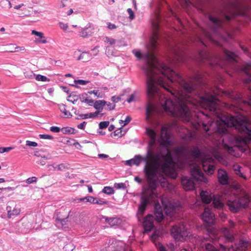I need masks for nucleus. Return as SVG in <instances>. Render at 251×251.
Segmentation results:
<instances>
[{
	"instance_id": "27",
	"label": "nucleus",
	"mask_w": 251,
	"mask_h": 251,
	"mask_svg": "<svg viewBox=\"0 0 251 251\" xmlns=\"http://www.w3.org/2000/svg\"><path fill=\"white\" fill-rule=\"evenodd\" d=\"M80 99L82 102L86 103L89 105H92L94 103V100L86 93L82 94Z\"/></svg>"
},
{
	"instance_id": "10",
	"label": "nucleus",
	"mask_w": 251,
	"mask_h": 251,
	"mask_svg": "<svg viewBox=\"0 0 251 251\" xmlns=\"http://www.w3.org/2000/svg\"><path fill=\"white\" fill-rule=\"evenodd\" d=\"M155 20L152 21L151 25L153 30V40L154 41L153 45L155 46L157 42V40L159 38V33L158 32L159 29L160 17L158 14L154 15Z\"/></svg>"
},
{
	"instance_id": "17",
	"label": "nucleus",
	"mask_w": 251,
	"mask_h": 251,
	"mask_svg": "<svg viewBox=\"0 0 251 251\" xmlns=\"http://www.w3.org/2000/svg\"><path fill=\"white\" fill-rule=\"evenodd\" d=\"M224 194V191L221 195H216L213 196V204L215 208L221 209L224 207V203L222 202L223 200L225 201Z\"/></svg>"
},
{
	"instance_id": "36",
	"label": "nucleus",
	"mask_w": 251,
	"mask_h": 251,
	"mask_svg": "<svg viewBox=\"0 0 251 251\" xmlns=\"http://www.w3.org/2000/svg\"><path fill=\"white\" fill-rule=\"evenodd\" d=\"M8 46L10 47L11 50L10 51L12 52L18 51L19 50H25L24 47L15 46L14 44H10Z\"/></svg>"
},
{
	"instance_id": "23",
	"label": "nucleus",
	"mask_w": 251,
	"mask_h": 251,
	"mask_svg": "<svg viewBox=\"0 0 251 251\" xmlns=\"http://www.w3.org/2000/svg\"><path fill=\"white\" fill-rule=\"evenodd\" d=\"M154 215L155 220L157 222H160L163 219L164 215L162 208L160 206L157 207V205H155Z\"/></svg>"
},
{
	"instance_id": "7",
	"label": "nucleus",
	"mask_w": 251,
	"mask_h": 251,
	"mask_svg": "<svg viewBox=\"0 0 251 251\" xmlns=\"http://www.w3.org/2000/svg\"><path fill=\"white\" fill-rule=\"evenodd\" d=\"M229 8L231 9V11L229 12L231 16L224 14L225 19L227 21H230L236 15H239L247 16L248 13L245 11H248L250 9V6L242 4L238 0H233L230 1L229 4Z\"/></svg>"
},
{
	"instance_id": "57",
	"label": "nucleus",
	"mask_w": 251,
	"mask_h": 251,
	"mask_svg": "<svg viewBox=\"0 0 251 251\" xmlns=\"http://www.w3.org/2000/svg\"><path fill=\"white\" fill-rule=\"evenodd\" d=\"M109 122L108 121L101 122L99 124V127L100 129H103L107 127L109 125Z\"/></svg>"
},
{
	"instance_id": "46",
	"label": "nucleus",
	"mask_w": 251,
	"mask_h": 251,
	"mask_svg": "<svg viewBox=\"0 0 251 251\" xmlns=\"http://www.w3.org/2000/svg\"><path fill=\"white\" fill-rule=\"evenodd\" d=\"M0 4L2 7L5 8H10L11 4L8 0H2L0 1Z\"/></svg>"
},
{
	"instance_id": "30",
	"label": "nucleus",
	"mask_w": 251,
	"mask_h": 251,
	"mask_svg": "<svg viewBox=\"0 0 251 251\" xmlns=\"http://www.w3.org/2000/svg\"><path fill=\"white\" fill-rule=\"evenodd\" d=\"M88 93L89 94H94L98 98H102L104 97L105 96L104 93L102 90V89L89 91Z\"/></svg>"
},
{
	"instance_id": "16",
	"label": "nucleus",
	"mask_w": 251,
	"mask_h": 251,
	"mask_svg": "<svg viewBox=\"0 0 251 251\" xmlns=\"http://www.w3.org/2000/svg\"><path fill=\"white\" fill-rule=\"evenodd\" d=\"M217 177L219 182L221 184L227 185L229 183V177L225 170L219 169L218 171Z\"/></svg>"
},
{
	"instance_id": "25",
	"label": "nucleus",
	"mask_w": 251,
	"mask_h": 251,
	"mask_svg": "<svg viewBox=\"0 0 251 251\" xmlns=\"http://www.w3.org/2000/svg\"><path fill=\"white\" fill-rule=\"evenodd\" d=\"M189 152L191 156L194 159L200 158L201 156V153L200 149L197 147H194L191 148Z\"/></svg>"
},
{
	"instance_id": "55",
	"label": "nucleus",
	"mask_w": 251,
	"mask_h": 251,
	"mask_svg": "<svg viewBox=\"0 0 251 251\" xmlns=\"http://www.w3.org/2000/svg\"><path fill=\"white\" fill-rule=\"evenodd\" d=\"M205 250L207 251H218L216 248L210 244L205 245Z\"/></svg>"
},
{
	"instance_id": "35",
	"label": "nucleus",
	"mask_w": 251,
	"mask_h": 251,
	"mask_svg": "<svg viewBox=\"0 0 251 251\" xmlns=\"http://www.w3.org/2000/svg\"><path fill=\"white\" fill-rule=\"evenodd\" d=\"M158 111H146V118L148 120L154 119Z\"/></svg>"
},
{
	"instance_id": "40",
	"label": "nucleus",
	"mask_w": 251,
	"mask_h": 251,
	"mask_svg": "<svg viewBox=\"0 0 251 251\" xmlns=\"http://www.w3.org/2000/svg\"><path fill=\"white\" fill-rule=\"evenodd\" d=\"M165 212L167 215H172L175 212V208L171 207L170 204L165 205Z\"/></svg>"
},
{
	"instance_id": "43",
	"label": "nucleus",
	"mask_w": 251,
	"mask_h": 251,
	"mask_svg": "<svg viewBox=\"0 0 251 251\" xmlns=\"http://www.w3.org/2000/svg\"><path fill=\"white\" fill-rule=\"evenodd\" d=\"M35 78L36 80L37 81H41L43 82H46V81H49L50 79L48 78L47 77H46L45 75H35Z\"/></svg>"
},
{
	"instance_id": "64",
	"label": "nucleus",
	"mask_w": 251,
	"mask_h": 251,
	"mask_svg": "<svg viewBox=\"0 0 251 251\" xmlns=\"http://www.w3.org/2000/svg\"><path fill=\"white\" fill-rule=\"evenodd\" d=\"M250 94L248 96V99L245 100V102L251 106V89L250 90Z\"/></svg>"
},
{
	"instance_id": "12",
	"label": "nucleus",
	"mask_w": 251,
	"mask_h": 251,
	"mask_svg": "<svg viewBox=\"0 0 251 251\" xmlns=\"http://www.w3.org/2000/svg\"><path fill=\"white\" fill-rule=\"evenodd\" d=\"M100 111H95V112L88 113L87 114H81L80 111H75V114L76 116L75 119L77 120H83L89 118H94L98 117L100 115V116L102 115V114H100Z\"/></svg>"
},
{
	"instance_id": "13",
	"label": "nucleus",
	"mask_w": 251,
	"mask_h": 251,
	"mask_svg": "<svg viewBox=\"0 0 251 251\" xmlns=\"http://www.w3.org/2000/svg\"><path fill=\"white\" fill-rule=\"evenodd\" d=\"M149 202V198L145 197L142 198V201L140 204L139 206L138 210L137 213V216L139 221H140L141 219L142 218L144 214V212L146 209V207Z\"/></svg>"
},
{
	"instance_id": "31",
	"label": "nucleus",
	"mask_w": 251,
	"mask_h": 251,
	"mask_svg": "<svg viewBox=\"0 0 251 251\" xmlns=\"http://www.w3.org/2000/svg\"><path fill=\"white\" fill-rule=\"evenodd\" d=\"M106 104V101L104 100H98L94 102L93 105H94V107L96 110H100L102 109L103 106L105 105Z\"/></svg>"
},
{
	"instance_id": "39",
	"label": "nucleus",
	"mask_w": 251,
	"mask_h": 251,
	"mask_svg": "<svg viewBox=\"0 0 251 251\" xmlns=\"http://www.w3.org/2000/svg\"><path fill=\"white\" fill-rule=\"evenodd\" d=\"M105 221L111 226H114L118 224V219L115 218H106Z\"/></svg>"
},
{
	"instance_id": "62",
	"label": "nucleus",
	"mask_w": 251,
	"mask_h": 251,
	"mask_svg": "<svg viewBox=\"0 0 251 251\" xmlns=\"http://www.w3.org/2000/svg\"><path fill=\"white\" fill-rule=\"evenodd\" d=\"M37 180V179L35 176H32L27 178L26 180V182L28 184H31L34 182H36Z\"/></svg>"
},
{
	"instance_id": "53",
	"label": "nucleus",
	"mask_w": 251,
	"mask_h": 251,
	"mask_svg": "<svg viewBox=\"0 0 251 251\" xmlns=\"http://www.w3.org/2000/svg\"><path fill=\"white\" fill-rule=\"evenodd\" d=\"M54 170L63 171L66 169V166L64 164H60L54 167L52 166Z\"/></svg>"
},
{
	"instance_id": "61",
	"label": "nucleus",
	"mask_w": 251,
	"mask_h": 251,
	"mask_svg": "<svg viewBox=\"0 0 251 251\" xmlns=\"http://www.w3.org/2000/svg\"><path fill=\"white\" fill-rule=\"evenodd\" d=\"M26 145L28 147H36L38 146V144L35 142L27 140L26 141Z\"/></svg>"
},
{
	"instance_id": "44",
	"label": "nucleus",
	"mask_w": 251,
	"mask_h": 251,
	"mask_svg": "<svg viewBox=\"0 0 251 251\" xmlns=\"http://www.w3.org/2000/svg\"><path fill=\"white\" fill-rule=\"evenodd\" d=\"M125 132H123L122 128L120 127L118 129L115 130L113 132V135L114 136L122 137L124 135Z\"/></svg>"
},
{
	"instance_id": "34",
	"label": "nucleus",
	"mask_w": 251,
	"mask_h": 251,
	"mask_svg": "<svg viewBox=\"0 0 251 251\" xmlns=\"http://www.w3.org/2000/svg\"><path fill=\"white\" fill-rule=\"evenodd\" d=\"M74 82L75 84H72V85L76 88L79 87L78 85H85L90 82L89 80H85L82 79L75 80Z\"/></svg>"
},
{
	"instance_id": "54",
	"label": "nucleus",
	"mask_w": 251,
	"mask_h": 251,
	"mask_svg": "<svg viewBox=\"0 0 251 251\" xmlns=\"http://www.w3.org/2000/svg\"><path fill=\"white\" fill-rule=\"evenodd\" d=\"M14 147H0V153H3L4 152H8L9 151L13 150Z\"/></svg>"
},
{
	"instance_id": "22",
	"label": "nucleus",
	"mask_w": 251,
	"mask_h": 251,
	"mask_svg": "<svg viewBox=\"0 0 251 251\" xmlns=\"http://www.w3.org/2000/svg\"><path fill=\"white\" fill-rule=\"evenodd\" d=\"M187 151V148L185 147H177L173 149L175 155L178 158L184 157Z\"/></svg>"
},
{
	"instance_id": "6",
	"label": "nucleus",
	"mask_w": 251,
	"mask_h": 251,
	"mask_svg": "<svg viewBox=\"0 0 251 251\" xmlns=\"http://www.w3.org/2000/svg\"><path fill=\"white\" fill-rule=\"evenodd\" d=\"M224 197L226 201V204L229 210L232 213H237L242 208H245L249 200L247 197L245 198V202H242L243 198L240 200L236 199L235 192L229 190L224 191Z\"/></svg>"
},
{
	"instance_id": "8",
	"label": "nucleus",
	"mask_w": 251,
	"mask_h": 251,
	"mask_svg": "<svg viewBox=\"0 0 251 251\" xmlns=\"http://www.w3.org/2000/svg\"><path fill=\"white\" fill-rule=\"evenodd\" d=\"M171 232L172 236L177 240H180L181 238L187 237L189 233L182 223L174 226L172 228Z\"/></svg>"
},
{
	"instance_id": "19",
	"label": "nucleus",
	"mask_w": 251,
	"mask_h": 251,
	"mask_svg": "<svg viewBox=\"0 0 251 251\" xmlns=\"http://www.w3.org/2000/svg\"><path fill=\"white\" fill-rule=\"evenodd\" d=\"M161 138L165 145H170L172 144L171 140H170V134L168 132L167 127L163 126L161 130Z\"/></svg>"
},
{
	"instance_id": "4",
	"label": "nucleus",
	"mask_w": 251,
	"mask_h": 251,
	"mask_svg": "<svg viewBox=\"0 0 251 251\" xmlns=\"http://www.w3.org/2000/svg\"><path fill=\"white\" fill-rule=\"evenodd\" d=\"M202 220L210 225L207 227V235L211 240L220 241L223 238H220L218 235V230L211 226L214 224L215 215L212 212L211 209L208 207L205 208L203 213L201 214ZM221 232L224 236L225 244L221 243L219 245L222 249L225 251H246L247 249L248 243L247 241L241 240L238 245L235 247L232 245L231 246L226 245L227 243H232L234 240L233 231L228 229L227 227H223L221 229Z\"/></svg>"
},
{
	"instance_id": "20",
	"label": "nucleus",
	"mask_w": 251,
	"mask_h": 251,
	"mask_svg": "<svg viewBox=\"0 0 251 251\" xmlns=\"http://www.w3.org/2000/svg\"><path fill=\"white\" fill-rule=\"evenodd\" d=\"M79 35L83 38H87L91 36L93 33L91 28V24L87 25L85 27H78Z\"/></svg>"
},
{
	"instance_id": "49",
	"label": "nucleus",
	"mask_w": 251,
	"mask_h": 251,
	"mask_svg": "<svg viewBox=\"0 0 251 251\" xmlns=\"http://www.w3.org/2000/svg\"><path fill=\"white\" fill-rule=\"evenodd\" d=\"M136 92H135L130 95L129 97L127 99L126 101L128 103H131L132 102L135 101L136 100Z\"/></svg>"
},
{
	"instance_id": "14",
	"label": "nucleus",
	"mask_w": 251,
	"mask_h": 251,
	"mask_svg": "<svg viewBox=\"0 0 251 251\" xmlns=\"http://www.w3.org/2000/svg\"><path fill=\"white\" fill-rule=\"evenodd\" d=\"M209 20L213 23L212 30L215 33H219L223 29V21L213 16L209 17Z\"/></svg>"
},
{
	"instance_id": "45",
	"label": "nucleus",
	"mask_w": 251,
	"mask_h": 251,
	"mask_svg": "<svg viewBox=\"0 0 251 251\" xmlns=\"http://www.w3.org/2000/svg\"><path fill=\"white\" fill-rule=\"evenodd\" d=\"M132 162L136 166L139 165L141 162L142 157L140 155H136L132 159Z\"/></svg>"
},
{
	"instance_id": "59",
	"label": "nucleus",
	"mask_w": 251,
	"mask_h": 251,
	"mask_svg": "<svg viewBox=\"0 0 251 251\" xmlns=\"http://www.w3.org/2000/svg\"><path fill=\"white\" fill-rule=\"evenodd\" d=\"M131 118L130 116H126V119H125V121H123V120H120V123L121 124H122L123 123H124L123 125H122L123 126H124L127 125V124H128L130 121H131Z\"/></svg>"
},
{
	"instance_id": "21",
	"label": "nucleus",
	"mask_w": 251,
	"mask_h": 251,
	"mask_svg": "<svg viewBox=\"0 0 251 251\" xmlns=\"http://www.w3.org/2000/svg\"><path fill=\"white\" fill-rule=\"evenodd\" d=\"M242 71L245 73L247 75V78L245 79V82L246 83H250L251 82V63H247L243 68Z\"/></svg>"
},
{
	"instance_id": "5",
	"label": "nucleus",
	"mask_w": 251,
	"mask_h": 251,
	"mask_svg": "<svg viewBox=\"0 0 251 251\" xmlns=\"http://www.w3.org/2000/svg\"><path fill=\"white\" fill-rule=\"evenodd\" d=\"M191 173L193 178L183 176L181 179V184L185 191H192L195 188V180L203 181L205 183L208 181L203 174L201 170L200 166L196 164H191L190 167Z\"/></svg>"
},
{
	"instance_id": "2",
	"label": "nucleus",
	"mask_w": 251,
	"mask_h": 251,
	"mask_svg": "<svg viewBox=\"0 0 251 251\" xmlns=\"http://www.w3.org/2000/svg\"><path fill=\"white\" fill-rule=\"evenodd\" d=\"M156 142V138L150 139L149 145L150 148L143 158L146 162L144 172L148 180L149 187L152 193L157 187L159 182L162 187H165L168 185L166 179L163 175L159 173L161 170L165 175L171 178H176L177 174L174 166V161L171 152L167 149L165 154L154 153L151 149Z\"/></svg>"
},
{
	"instance_id": "63",
	"label": "nucleus",
	"mask_w": 251,
	"mask_h": 251,
	"mask_svg": "<svg viewBox=\"0 0 251 251\" xmlns=\"http://www.w3.org/2000/svg\"><path fill=\"white\" fill-rule=\"evenodd\" d=\"M50 130L52 132L58 133L61 131V129L58 126H52L50 127Z\"/></svg>"
},
{
	"instance_id": "33",
	"label": "nucleus",
	"mask_w": 251,
	"mask_h": 251,
	"mask_svg": "<svg viewBox=\"0 0 251 251\" xmlns=\"http://www.w3.org/2000/svg\"><path fill=\"white\" fill-rule=\"evenodd\" d=\"M75 129V128L69 126L64 127L61 128V131L63 134H74Z\"/></svg>"
},
{
	"instance_id": "26",
	"label": "nucleus",
	"mask_w": 251,
	"mask_h": 251,
	"mask_svg": "<svg viewBox=\"0 0 251 251\" xmlns=\"http://www.w3.org/2000/svg\"><path fill=\"white\" fill-rule=\"evenodd\" d=\"M200 197L202 202L205 203H209L212 201V197L206 191H201L200 193Z\"/></svg>"
},
{
	"instance_id": "60",
	"label": "nucleus",
	"mask_w": 251,
	"mask_h": 251,
	"mask_svg": "<svg viewBox=\"0 0 251 251\" xmlns=\"http://www.w3.org/2000/svg\"><path fill=\"white\" fill-rule=\"evenodd\" d=\"M58 25L59 27L64 31H66L68 28V25L67 24H65L62 22H59L58 23Z\"/></svg>"
},
{
	"instance_id": "32",
	"label": "nucleus",
	"mask_w": 251,
	"mask_h": 251,
	"mask_svg": "<svg viewBox=\"0 0 251 251\" xmlns=\"http://www.w3.org/2000/svg\"><path fill=\"white\" fill-rule=\"evenodd\" d=\"M212 155L214 158L219 162H223V158L221 155L218 148L214 149L212 151Z\"/></svg>"
},
{
	"instance_id": "38",
	"label": "nucleus",
	"mask_w": 251,
	"mask_h": 251,
	"mask_svg": "<svg viewBox=\"0 0 251 251\" xmlns=\"http://www.w3.org/2000/svg\"><path fill=\"white\" fill-rule=\"evenodd\" d=\"M24 75L25 78L28 79H33L35 76L33 72L30 70H25L24 72Z\"/></svg>"
},
{
	"instance_id": "3",
	"label": "nucleus",
	"mask_w": 251,
	"mask_h": 251,
	"mask_svg": "<svg viewBox=\"0 0 251 251\" xmlns=\"http://www.w3.org/2000/svg\"><path fill=\"white\" fill-rule=\"evenodd\" d=\"M228 127H234L241 133H246L248 138H243L232 135H226L222 139L223 146L225 150L233 156L238 157L239 150L244 151L251 147V122L246 117L235 118L230 116L224 121Z\"/></svg>"
},
{
	"instance_id": "18",
	"label": "nucleus",
	"mask_w": 251,
	"mask_h": 251,
	"mask_svg": "<svg viewBox=\"0 0 251 251\" xmlns=\"http://www.w3.org/2000/svg\"><path fill=\"white\" fill-rule=\"evenodd\" d=\"M70 213V211L68 212V211H66L65 209L63 210V212H59L57 214V217L56 218V221L57 223H60L62 225H65L68 222Z\"/></svg>"
},
{
	"instance_id": "28",
	"label": "nucleus",
	"mask_w": 251,
	"mask_h": 251,
	"mask_svg": "<svg viewBox=\"0 0 251 251\" xmlns=\"http://www.w3.org/2000/svg\"><path fill=\"white\" fill-rule=\"evenodd\" d=\"M114 251H125V244L121 241H116L114 246Z\"/></svg>"
},
{
	"instance_id": "51",
	"label": "nucleus",
	"mask_w": 251,
	"mask_h": 251,
	"mask_svg": "<svg viewBox=\"0 0 251 251\" xmlns=\"http://www.w3.org/2000/svg\"><path fill=\"white\" fill-rule=\"evenodd\" d=\"M114 187L117 189H126V185L125 183H115L114 185Z\"/></svg>"
},
{
	"instance_id": "41",
	"label": "nucleus",
	"mask_w": 251,
	"mask_h": 251,
	"mask_svg": "<svg viewBox=\"0 0 251 251\" xmlns=\"http://www.w3.org/2000/svg\"><path fill=\"white\" fill-rule=\"evenodd\" d=\"M102 192L107 195H112L114 193V190H113V188L109 186L104 187L103 188Z\"/></svg>"
},
{
	"instance_id": "48",
	"label": "nucleus",
	"mask_w": 251,
	"mask_h": 251,
	"mask_svg": "<svg viewBox=\"0 0 251 251\" xmlns=\"http://www.w3.org/2000/svg\"><path fill=\"white\" fill-rule=\"evenodd\" d=\"M124 95H121L120 96H114L112 97L111 100V101L114 103H117L120 101H121L123 98L122 97L124 96Z\"/></svg>"
},
{
	"instance_id": "29",
	"label": "nucleus",
	"mask_w": 251,
	"mask_h": 251,
	"mask_svg": "<svg viewBox=\"0 0 251 251\" xmlns=\"http://www.w3.org/2000/svg\"><path fill=\"white\" fill-rule=\"evenodd\" d=\"M225 56L226 59L229 62H234L235 61V58L236 55L235 53L230 51L229 50H226L225 51Z\"/></svg>"
},
{
	"instance_id": "56",
	"label": "nucleus",
	"mask_w": 251,
	"mask_h": 251,
	"mask_svg": "<svg viewBox=\"0 0 251 251\" xmlns=\"http://www.w3.org/2000/svg\"><path fill=\"white\" fill-rule=\"evenodd\" d=\"M95 199L94 200V204H99V205H103V204H107L108 203V201H102L101 200H100V199L97 198H95Z\"/></svg>"
},
{
	"instance_id": "9",
	"label": "nucleus",
	"mask_w": 251,
	"mask_h": 251,
	"mask_svg": "<svg viewBox=\"0 0 251 251\" xmlns=\"http://www.w3.org/2000/svg\"><path fill=\"white\" fill-rule=\"evenodd\" d=\"M213 158L208 156L202 159V167L205 172L208 175L213 174L215 167L213 164Z\"/></svg>"
},
{
	"instance_id": "24",
	"label": "nucleus",
	"mask_w": 251,
	"mask_h": 251,
	"mask_svg": "<svg viewBox=\"0 0 251 251\" xmlns=\"http://www.w3.org/2000/svg\"><path fill=\"white\" fill-rule=\"evenodd\" d=\"M32 34L39 37L40 39H36L35 41L37 43L46 44L47 43L46 38L44 36L43 33L42 32L37 31L35 30H32Z\"/></svg>"
},
{
	"instance_id": "50",
	"label": "nucleus",
	"mask_w": 251,
	"mask_h": 251,
	"mask_svg": "<svg viewBox=\"0 0 251 251\" xmlns=\"http://www.w3.org/2000/svg\"><path fill=\"white\" fill-rule=\"evenodd\" d=\"M245 197H247V198L249 200V202H248L247 205L246 206V207L249 206V203H250V202L251 201L249 195L247 193H243L242 194V195L239 197V198L238 199V200H240L241 199L243 198L242 202H245Z\"/></svg>"
},
{
	"instance_id": "1",
	"label": "nucleus",
	"mask_w": 251,
	"mask_h": 251,
	"mask_svg": "<svg viewBox=\"0 0 251 251\" xmlns=\"http://www.w3.org/2000/svg\"><path fill=\"white\" fill-rule=\"evenodd\" d=\"M132 52L138 59L143 58L146 61L143 70L147 77V96L150 101L147 105L146 110H154L151 101L160 105L163 110H176L174 101L167 98L162 91V90H166L174 95L165 86L166 78L172 82H183L184 88L187 93L194 94L197 96L199 99L198 103L194 104H199L204 110H222L223 107L232 110L229 104L222 101L218 97L221 91L217 87H209L201 74H197L194 78L196 83L199 85L198 86L194 83L186 82L179 74L162 64L160 70L162 75L158 76L156 73V70L158 69L157 66L158 61L153 53L146 51L142 54L136 50H132Z\"/></svg>"
},
{
	"instance_id": "58",
	"label": "nucleus",
	"mask_w": 251,
	"mask_h": 251,
	"mask_svg": "<svg viewBox=\"0 0 251 251\" xmlns=\"http://www.w3.org/2000/svg\"><path fill=\"white\" fill-rule=\"evenodd\" d=\"M127 12L129 14V19L131 20H132L135 18L134 13L132 10L131 8H128L127 9Z\"/></svg>"
},
{
	"instance_id": "11",
	"label": "nucleus",
	"mask_w": 251,
	"mask_h": 251,
	"mask_svg": "<svg viewBox=\"0 0 251 251\" xmlns=\"http://www.w3.org/2000/svg\"><path fill=\"white\" fill-rule=\"evenodd\" d=\"M7 212V217L10 219L12 216L18 215L21 212L20 208L17 206L14 201H11L9 203L6 207Z\"/></svg>"
},
{
	"instance_id": "15",
	"label": "nucleus",
	"mask_w": 251,
	"mask_h": 251,
	"mask_svg": "<svg viewBox=\"0 0 251 251\" xmlns=\"http://www.w3.org/2000/svg\"><path fill=\"white\" fill-rule=\"evenodd\" d=\"M153 217L152 215H148L144 219L143 226L146 231H151L154 227Z\"/></svg>"
},
{
	"instance_id": "42",
	"label": "nucleus",
	"mask_w": 251,
	"mask_h": 251,
	"mask_svg": "<svg viewBox=\"0 0 251 251\" xmlns=\"http://www.w3.org/2000/svg\"><path fill=\"white\" fill-rule=\"evenodd\" d=\"M146 133L149 136L150 139L156 138V132L152 129L151 128H147L146 129Z\"/></svg>"
},
{
	"instance_id": "47",
	"label": "nucleus",
	"mask_w": 251,
	"mask_h": 251,
	"mask_svg": "<svg viewBox=\"0 0 251 251\" xmlns=\"http://www.w3.org/2000/svg\"><path fill=\"white\" fill-rule=\"evenodd\" d=\"M94 200H95L94 197H92V196H88V197H86L84 198H80L79 199V201H85L86 202H89L91 203H94Z\"/></svg>"
},
{
	"instance_id": "37",
	"label": "nucleus",
	"mask_w": 251,
	"mask_h": 251,
	"mask_svg": "<svg viewBox=\"0 0 251 251\" xmlns=\"http://www.w3.org/2000/svg\"><path fill=\"white\" fill-rule=\"evenodd\" d=\"M61 113L59 116L63 118H71L73 116V114L70 112V111H60Z\"/></svg>"
},
{
	"instance_id": "52",
	"label": "nucleus",
	"mask_w": 251,
	"mask_h": 251,
	"mask_svg": "<svg viewBox=\"0 0 251 251\" xmlns=\"http://www.w3.org/2000/svg\"><path fill=\"white\" fill-rule=\"evenodd\" d=\"M105 42H106L107 43H109L111 45H113L116 44L117 40H116L115 39H114L113 38L108 37H106L105 38Z\"/></svg>"
}]
</instances>
